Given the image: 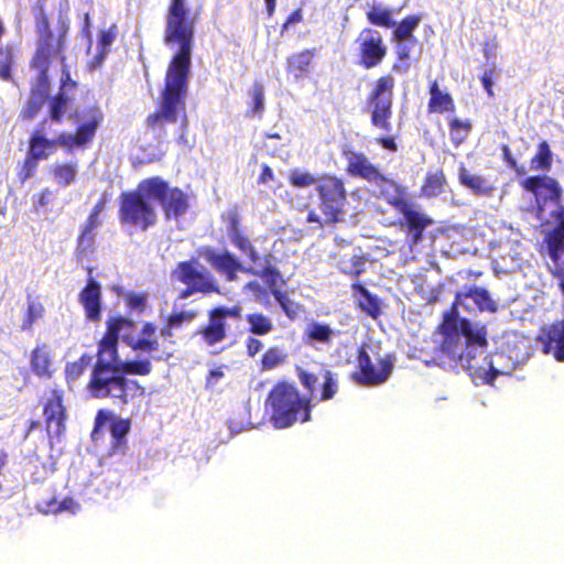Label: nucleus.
Wrapping results in <instances>:
<instances>
[{"instance_id":"obj_1","label":"nucleus","mask_w":564,"mask_h":564,"mask_svg":"<svg viewBox=\"0 0 564 564\" xmlns=\"http://www.w3.org/2000/svg\"><path fill=\"white\" fill-rule=\"evenodd\" d=\"M458 306L466 311L478 310L495 313L497 304L482 288L470 286L457 292L451 307L442 315V321L433 332L435 347L432 351V364L442 368H466L475 380L484 384H492L501 373L488 358L484 357V365L476 362V354H484L487 346V328L485 325L474 324L466 317H460Z\"/></svg>"},{"instance_id":"obj_2","label":"nucleus","mask_w":564,"mask_h":564,"mask_svg":"<svg viewBox=\"0 0 564 564\" xmlns=\"http://www.w3.org/2000/svg\"><path fill=\"white\" fill-rule=\"evenodd\" d=\"M195 19L191 15L187 0H171L167 14L164 41L170 47L177 46L169 64L165 85L161 93L159 109L148 118L152 129L163 123H174L182 116V126L187 123L185 97L192 59Z\"/></svg>"},{"instance_id":"obj_3","label":"nucleus","mask_w":564,"mask_h":564,"mask_svg":"<svg viewBox=\"0 0 564 564\" xmlns=\"http://www.w3.org/2000/svg\"><path fill=\"white\" fill-rule=\"evenodd\" d=\"M524 187L532 192L538 203V217L546 223H554V230L545 237V249L553 262L549 264L555 276L564 279V207L560 204L557 183L547 176H533L524 182Z\"/></svg>"},{"instance_id":"obj_4","label":"nucleus","mask_w":564,"mask_h":564,"mask_svg":"<svg viewBox=\"0 0 564 564\" xmlns=\"http://www.w3.org/2000/svg\"><path fill=\"white\" fill-rule=\"evenodd\" d=\"M87 390L93 398L109 399L119 408L142 398L145 393V388L139 381L123 376L119 366V355L99 348L90 370Z\"/></svg>"},{"instance_id":"obj_5","label":"nucleus","mask_w":564,"mask_h":564,"mask_svg":"<svg viewBox=\"0 0 564 564\" xmlns=\"http://www.w3.org/2000/svg\"><path fill=\"white\" fill-rule=\"evenodd\" d=\"M119 338L133 351L145 354L155 361H166L172 352L162 348L158 335V326L152 322H144L140 328L126 317L117 316L107 322V329L98 341L97 348L119 355Z\"/></svg>"},{"instance_id":"obj_6","label":"nucleus","mask_w":564,"mask_h":564,"mask_svg":"<svg viewBox=\"0 0 564 564\" xmlns=\"http://www.w3.org/2000/svg\"><path fill=\"white\" fill-rule=\"evenodd\" d=\"M265 405L270 409L271 423L275 429H288L295 423L311 420V397L301 394L294 383L280 381L268 393Z\"/></svg>"},{"instance_id":"obj_7","label":"nucleus","mask_w":564,"mask_h":564,"mask_svg":"<svg viewBox=\"0 0 564 564\" xmlns=\"http://www.w3.org/2000/svg\"><path fill=\"white\" fill-rule=\"evenodd\" d=\"M160 185L150 178L141 182L134 192L121 195L120 218L122 223L145 230L156 220L153 203L159 195Z\"/></svg>"},{"instance_id":"obj_8","label":"nucleus","mask_w":564,"mask_h":564,"mask_svg":"<svg viewBox=\"0 0 564 564\" xmlns=\"http://www.w3.org/2000/svg\"><path fill=\"white\" fill-rule=\"evenodd\" d=\"M345 156L347 171L350 175L366 180L373 187V193L389 204L393 206L401 205L402 189L400 185L383 175L364 153L349 151L346 152Z\"/></svg>"},{"instance_id":"obj_9","label":"nucleus","mask_w":564,"mask_h":564,"mask_svg":"<svg viewBox=\"0 0 564 564\" xmlns=\"http://www.w3.org/2000/svg\"><path fill=\"white\" fill-rule=\"evenodd\" d=\"M317 191L322 216L310 212L308 223L323 224L335 223L344 215L346 204V191L343 182L336 177H325L318 181Z\"/></svg>"},{"instance_id":"obj_10","label":"nucleus","mask_w":564,"mask_h":564,"mask_svg":"<svg viewBox=\"0 0 564 564\" xmlns=\"http://www.w3.org/2000/svg\"><path fill=\"white\" fill-rule=\"evenodd\" d=\"M394 78L391 75L378 79L368 100L371 124L381 132L392 131V97Z\"/></svg>"},{"instance_id":"obj_11","label":"nucleus","mask_w":564,"mask_h":564,"mask_svg":"<svg viewBox=\"0 0 564 564\" xmlns=\"http://www.w3.org/2000/svg\"><path fill=\"white\" fill-rule=\"evenodd\" d=\"M61 42L54 47L51 43L39 46L32 62V67L37 72L36 82L32 86L31 96L24 110V117L31 119L41 109L48 91L47 63L52 52H59Z\"/></svg>"},{"instance_id":"obj_12","label":"nucleus","mask_w":564,"mask_h":564,"mask_svg":"<svg viewBox=\"0 0 564 564\" xmlns=\"http://www.w3.org/2000/svg\"><path fill=\"white\" fill-rule=\"evenodd\" d=\"M207 317V323L198 327L195 335H199L207 346H215L228 336L227 319L242 318V307L240 304L230 307L218 305L208 311Z\"/></svg>"},{"instance_id":"obj_13","label":"nucleus","mask_w":564,"mask_h":564,"mask_svg":"<svg viewBox=\"0 0 564 564\" xmlns=\"http://www.w3.org/2000/svg\"><path fill=\"white\" fill-rule=\"evenodd\" d=\"M43 416L48 437L59 438L66 430L67 409L64 404V391L53 387L43 404Z\"/></svg>"},{"instance_id":"obj_14","label":"nucleus","mask_w":564,"mask_h":564,"mask_svg":"<svg viewBox=\"0 0 564 564\" xmlns=\"http://www.w3.org/2000/svg\"><path fill=\"white\" fill-rule=\"evenodd\" d=\"M379 368L377 369L371 361L367 350L361 347L357 352V368L358 371L354 373V379L361 386H378L383 383L390 376L393 362L390 356H387L378 361Z\"/></svg>"},{"instance_id":"obj_15","label":"nucleus","mask_w":564,"mask_h":564,"mask_svg":"<svg viewBox=\"0 0 564 564\" xmlns=\"http://www.w3.org/2000/svg\"><path fill=\"white\" fill-rule=\"evenodd\" d=\"M109 424L111 435V448L113 451H123L127 447V435L131 430V420L117 416L112 411L101 409L95 416V426L93 437L96 440L100 430Z\"/></svg>"},{"instance_id":"obj_16","label":"nucleus","mask_w":564,"mask_h":564,"mask_svg":"<svg viewBox=\"0 0 564 564\" xmlns=\"http://www.w3.org/2000/svg\"><path fill=\"white\" fill-rule=\"evenodd\" d=\"M356 43L359 50L361 65L369 69L379 65L387 55V46L381 34L372 29H364Z\"/></svg>"},{"instance_id":"obj_17","label":"nucleus","mask_w":564,"mask_h":564,"mask_svg":"<svg viewBox=\"0 0 564 564\" xmlns=\"http://www.w3.org/2000/svg\"><path fill=\"white\" fill-rule=\"evenodd\" d=\"M150 181L160 185L159 195L154 197V200L161 205L167 219H176L185 214L188 204L185 194L181 189L171 188L167 183L160 177H152Z\"/></svg>"},{"instance_id":"obj_18","label":"nucleus","mask_w":564,"mask_h":564,"mask_svg":"<svg viewBox=\"0 0 564 564\" xmlns=\"http://www.w3.org/2000/svg\"><path fill=\"white\" fill-rule=\"evenodd\" d=\"M229 237L232 243L241 251H243L246 254H248L251 261L254 263L252 271L254 272L256 275L265 279V282H276V280L280 279L279 273L272 268L269 260H265L264 264L257 263L258 256L256 253V250L251 246L250 241L246 237L240 235L236 226V223H232Z\"/></svg>"},{"instance_id":"obj_19","label":"nucleus","mask_w":564,"mask_h":564,"mask_svg":"<svg viewBox=\"0 0 564 564\" xmlns=\"http://www.w3.org/2000/svg\"><path fill=\"white\" fill-rule=\"evenodd\" d=\"M30 370L41 379L50 380L55 373L52 347L46 343L36 344L30 352Z\"/></svg>"},{"instance_id":"obj_20","label":"nucleus","mask_w":564,"mask_h":564,"mask_svg":"<svg viewBox=\"0 0 564 564\" xmlns=\"http://www.w3.org/2000/svg\"><path fill=\"white\" fill-rule=\"evenodd\" d=\"M200 256L228 280H235L236 273L245 270L243 265L228 251L217 252L206 248Z\"/></svg>"},{"instance_id":"obj_21","label":"nucleus","mask_w":564,"mask_h":564,"mask_svg":"<svg viewBox=\"0 0 564 564\" xmlns=\"http://www.w3.org/2000/svg\"><path fill=\"white\" fill-rule=\"evenodd\" d=\"M269 294L274 296L275 301L290 319L296 318L302 311V305L291 300L288 291L281 289V284H265V288L259 290V301L265 306L269 305Z\"/></svg>"},{"instance_id":"obj_22","label":"nucleus","mask_w":564,"mask_h":564,"mask_svg":"<svg viewBox=\"0 0 564 564\" xmlns=\"http://www.w3.org/2000/svg\"><path fill=\"white\" fill-rule=\"evenodd\" d=\"M39 28L40 30L44 31V32H47V36L46 39L43 41V43L40 44V46H45L47 43H51L54 47L57 46V44L61 42V47H59V52H52L51 53V56L48 58V63H47V69L50 68V65L52 64L53 61L55 59H58L62 64V91L61 93H65L67 94V89L68 87H74V83L69 84L70 83V76H69V72L66 69V65H65V57L62 55V50H63V45H64V35L67 31V26L63 25V34L58 37V39H54L48 30V22L46 20L45 17H43L42 21L40 22L39 24Z\"/></svg>"},{"instance_id":"obj_23","label":"nucleus","mask_w":564,"mask_h":564,"mask_svg":"<svg viewBox=\"0 0 564 564\" xmlns=\"http://www.w3.org/2000/svg\"><path fill=\"white\" fill-rule=\"evenodd\" d=\"M403 213L408 227V239L411 245H416L422 238L423 230L432 224V220L419 210L409 207L402 199L401 205L397 206Z\"/></svg>"},{"instance_id":"obj_24","label":"nucleus","mask_w":564,"mask_h":564,"mask_svg":"<svg viewBox=\"0 0 564 564\" xmlns=\"http://www.w3.org/2000/svg\"><path fill=\"white\" fill-rule=\"evenodd\" d=\"M100 284H86L79 293V302L85 308L88 319L98 321L100 318L101 292Z\"/></svg>"},{"instance_id":"obj_25","label":"nucleus","mask_w":564,"mask_h":564,"mask_svg":"<svg viewBox=\"0 0 564 564\" xmlns=\"http://www.w3.org/2000/svg\"><path fill=\"white\" fill-rule=\"evenodd\" d=\"M352 286L357 295L358 307L371 318H378L382 313L380 299L366 290L364 284H352Z\"/></svg>"},{"instance_id":"obj_26","label":"nucleus","mask_w":564,"mask_h":564,"mask_svg":"<svg viewBox=\"0 0 564 564\" xmlns=\"http://www.w3.org/2000/svg\"><path fill=\"white\" fill-rule=\"evenodd\" d=\"M55 140L44 138L41 131H36L30 141V158L26 160V165L31 169L36 166L32 160H44L55 150Z\"/></svg>"},{"instance_id":"obj_27","label":"nucleus","mask_w":564,"mask_h":564,"mask_svg":"<svg viewBox=\"0 0 564 564\" xmlns=\"http://www.w3.org/2000/svg\"><path fill=\"white\" fill-rule=\"evenodd\" d=\"M102 120V113L98 108H91L85 121L80 124L76 132L77 147H82L91 141L95 132Z\"/></svg>"},{"instance_id":"obj_28","label":"nucleus","mask_w":564,"mask_h":564,"mask_svg":"<svg viewBox=\"0 0 564 564\" xmlns=\"http://www.w3.org/2000/svg\"><path fill=\"white\" fill-rule=\"evenodd\" d=\"M53 181L62 187L72 185L78 174L76 162H55L50 167Z\"/></svg>"},{"instance_id":"obj_29","label":"nucleus","mask_w":564,"mask_h":564,"mask_svg":"<svg viewBox=\"0 0 564 564\" xmlns=\"http://www.w3.org/2000/svg\"><path fill=\"white\" fill-rule=\"evenodd\" d=\"M459 182L477 195H489L494 191L491 183L477 174H473L466 167L459 169Z\"/></svg>"},{"instance_id":"obj_30","label":"nucleus","mask_w":564,"mask_h":564,"mask_svg":"<svg viewBox=\"0 0 564 564\" xmlns=\"http://www.w3.org/2000/svg\"><path fill=\"white\" fill-rule=\"evenodd\" d=\"M196 316L197 312L194 310L181 311L170 314L160 329V335L163 338L173 337L174 329L181 328L184 324L192 323Z\"/></svg>"},{"instance_id":"obj_31","label":"nucleus","mask_w":564,"mask_h":564,"mask_svg":"<svg viewBox=\"0 0 564 564\" xmlns=\"http://www.w3.org/2000/svg\"><path fill=\"white\" fill-rule=\"evenodd\" d=\"M205 271L206 269L197 260L181 262L173 272V278L180 282H197V280L206 282Z\"/></svg>"},{"instance_id":"obj_32","label":"nucleus","mask_w":564,"mask_h":564,"mask_svg":"<svg viewBox=\"0 0 564 564\" xmlns=\"http://www.w3.org/2000/svg\"><path fill=\"white\" fill-rule=\"evenodd\" d=\"M313 56L314 50H305L293 54L288 58V70L292 73L295 78H301L307 72Z\"/></svg>"},{"instance_id":"obj_33","label":"nucleus","mask_w":564,"mask_h":564,"mask_svg":"<svg viewBox=\"0 0 564 564\" xmlns=\"http://www.w3.org/2000/svg\"><path fill=\"white\" fill-rule=\"evenodd\" d=\"M431 99L429 102L430 111L433 112H444L452 110L454 108V102L452 97L442 91L438 88V85L436 82H434L430 88Z\"/></svg>"},{"instance_id":"obj_34","label":"nucleus","mask_w":564,"mask_h":564,"mask_svg":"<svg viewBox=\"0 0 564 564\" xmlns=\"http://www.w3.org/2000/svg\"><path fill=\"white\" fill-rule=\"evenodd\" d=\"M153 360L150 356L149 358L142 359H131V360H122L119 356V366L122 370L123 376L133 375V376H148L152 372V364Z\"/></svg>"},{"instance_id":"obj_35","label":"nucleus","mask_w":564,"mask_h":564,"mask_svg":"<svg viewBox=\"0 0 564 564\" xmlns=\"http://www.w3.org/2000/svg\"><path fill=\"white\" fill-rule=\"evenodd\" d=\"M117 36L116 28L111 26L109 30L101 31L97 43V54L91 62V67L97 68L101 66L106 55L109 52L110 46L115 42Z\"/></svg>"},{"instance_id":"obj_36","label":"nucleus","mask_w":564,"mask_h":564,"mask_svg":"<svg viewBox=\"0 0 564 564\" xmlns=\"http://www.w3.org/2000/svg\"><path fill=\"white\" fill-rule=\"evenodd\" d=\"M91 355L84 352L80 357L65 365L64 375L68 384L77 381L85 372L86 368L91 364Z\"/></svg>"},{"instance_id":"obj_37","label":"nucleus","mask_w":564,"mask_h":564,"mask_svg":"<svg viewBox=\"0 0 564 564\" xmlns=\"http://www.w3.org/2000/svg\"><path fill=\"white\" fill-rule=\"evenodd\" d=\"M392 10L382 3H373L367 11V18L369 22L375 25L392 28L395 25L394 21L392 20Z\"/></svg>"},{"instance_id":"obj_38","label":"nucleus","mask_w":564,"mask_h":564,"mask_svg":"<svg viewBox=\"0 0 564 564\" xmlns=\"http://www.w3.org/2000/svg\"><path fill=\"white\" fill-rule=\"evenodd\" d=\"M420 23V18L415 15H410L405 18L401 23H399L392 35L393 41H415L413 36V31Z\"/></svg>"},{"instance_id":"obj_39","label":"nucleus","mask_w":564,"mask_h":564,"mask_svg":"<svg viewBox=\"0 0 564 564\" xmlns=\"http://www.w3.org/2000/svg\"><path fill=\"white\" fill-rule=\"evenodd\" d=\"M246 321L249 323V332L258 336L267 335L273 329L271 319L262 313L248 314Z\"/></svg>"},{"instance_id":"obj_40","label":"nucleus","mask_w":564,"mask_h":564,"mask_svg":"<svg viewBox=\"0 0 564 564\" xmlns=\"http://www.w3.org/2000/svg\"><path fill=\"white\" fill-rule=\"evenodd\" d=\"M334 332L326 325L321 323H312L305 330V336L311 341L329 344L333 339Z\"/></svg>"},{"instance_id":"obj_41","label":"nucleus","mask_w":564,"mask_h":564,"mask_svg":"<svg viewBox=\"0 0 564 564\" xmlns=\"http://www.w3.org/2000/svg\"><path fill=\"white\" fill-rule=\"evenodd\" d=\"M72 98L65 94L59 93L51 102L50 116L52 121L59 122L64 115L70 110Z\"/></svg>"},{"instance_id":"obj_42","label":"nucleus","mask_w":564,"mask_h":564,"mask_svg":"<svg viewBox=\"0 0 564 564\" xmlns=\"http://www.w3.org/2000/svg\"><path fill=\"white\" fill-rule=\"evenodd\" d=\"M319 376L323 380L319 400L327 401L333 399L338 391V382L335 375L328 369H322Z\"/></svg>"},{"instance_id":"obj_43","label":"nucleus","mask_w":564,"mask_h":564,"mask_svg":"<svg viewBox=\"0 0 564 564\" xmlns=\"http://www.w3.org/2000/svg\"><path fill=\"white\" fill-rule=\"evenodd\" d=\"M44 311L45 310H44V306L42 305V303H40L35 300L29 301L28 308H26L25 315H24L22 324H21V329L22 330L31 329L33 324L43 317Z\"/></svg>"},{"instance_id":"obj_44","label":"nucleus","mask_w":564,"mask_h":564,"mask_svg":"<svg viewBox=\"0 0 564 564\" xmlns=\"http://www.w3.org/2000/svg\"><path fill=\"white\" fill-rule=\"evenodd\" d=\"M285 360V355L279 347H270L265 350V352L261 357V368L262 370H271L279 365L283 364Z\"/></svg>"},{"instance_id":"obj_45","label":"nucleus","mask_w":564,"mask_h":564,"mask_svg":"<svg viewBox=\"0 0 564 564\" xmlns=\"http://www.w3.org/2000/svg\"><path fill=\"white\" fill-rule=\"evenodd\" d=\"M444 175L442 173H435L426 178V182L422 188V192L427 197H435L440 195L444 186Z\"/></svg>"},{"instance_id":"obj_46","label":"nucleus","mask_w":564,"mask_h":564,"mask_svg":"<svg viewBox=\"0 0 564 564\" xmlns=\"http://www.w3.org/2000/svg\"><path fill=\"white\" fill-rule=\"evenodd\" d=\"M366 261L362 257L352 256L339 261V269L348 275H358L364 271Z\"/></svg>"},{"instance_id":"obj_47","label":"nucleus","mask_w":564,"mask_h":564,"mask_svg":"<svg viewBox=\"0 0 564 564\" xmlns=\"http://www.w3.org/2000/svg\"><path fill=\"white\" fill-rule=\"evenodd\" d=\"M451 137L456 144H460L468 135L471 124L468 121H462L459 119L452 120L451 124Z\"/></svg>"},{"instance_id":"obj_48","label":"nucleus","mask_w":564,"mask_h":564,"mask_svg":"<svg viewBox=\"0 0 564 564\" xmlns=\"http://www.w3.org/2000/svg\"><path fill=\"white\" fill-rule=\"evenodd\" d=\"M532 169L545 170L551 165V151L546 142H542L539 147L536 155L532 159Z\"/></svg>"},{"instance_id":"obj_49","label":"nucleus","mask_w":564,"mask_h":564,"mask_svg":"<svg viewBox=\"0 0 564 564\" xmlns=\"http://www.w3.org/2000/svg\"><path fill=\"white\" fill-rule=\"evenodd\" d=\"M13 61L11 47H0V77L4 80L10 78V66Z\"/></svg>"},{"instance_id":"obj_50","label":"nucleus","mask_w":564,"mask_h":564,"mask_svg":"<svg viewBox=\"0 0 564 564\" xmlns=\"http://www.w3.org/2000/svg\"><path fill=\"white\" fill-rule=\"evenodd\" d=\"M290 182L296 187H308L316 182V178L308 172L294 170L290 173Z\"/></svg>"},{"instance_id":"obj_51","label":"nucleus","mask_w":564,"mask_h":564,"mask_svg":"<svg viewBox=\"0 0 564 564\" xmlns=\"http://www.w3.org/2000/svg\"><path fill=\"white\" fill-rule=\"evenodd\" d=\"M299 378H300V381L302 383V386L311 393L313 394L314 390H315V387L316 384L318 383L319 381V376L318 375H315V373H312V372H308V371H305V370H301L299 372Z\"/></svg>"},{"instance_id":"obj_52","label":"nucleus","mask_w":564,"mask_h":564,"mask_svg":"<svg viewBox=\"0 0 564 564\" xmlns=\"http://www.w3.org/2000/svg\"><path fill=\"white\" fill-rule=\"evenodd\" d=\"M127 305L131 310H137L142 312L145 307L147 303V294L145 293H130L126 297Z\"/></svg>"},{"instance_id":"obj_53","label":"nucleus","mask_w":564,"mask_h":564,"mask_svg":"<svg viewBox=\"0 0 564 564\" xmlns=\"http://www.w3.org/2000/svg\"><path fill=\"white\" fill-rule=\"evenodd\" d=\"M253 99V111L261 112L264 109V89L262 85L256 84L251 91Z\"/></svg>"},{"instance_id":"obj_54","label":"nucleus","mask_w":564,"mask_h":564,"mask_svg":"<svg viewBox=\"0 0 564 564\" xmlns=\"http://www.w3.org/2000/svg\"><path fill=\"white\" fill-rule=\"evenodd\" d=\"M395 52L400 61H406L416 41H394Z\"/></svg>"},{"instance_id":"obj_55","label":"nucleus","mask_w":564,"mask_h":564,"mask_svg":"<svg viewBox=\"0 0 564 564\" xmlns=\"http://www.w3.org/2000/svg\"><path fill=\"white\" fill-rule=\"evenodd\" d=\"M197 291L212 292L217 291V288L215 284H187V288L181 292L180 299H186Z\"/></svg>"},{"instance_id":"obj_56","label":"nucleus","mask_w":564,"mask_h":564,"mask_svg":"<svg viewBox=\"0 0 564 564\" xmlns=\"http://www.w3.org/2000/svg\"><path fill=\"white\" fill-rule=\"evenodd\" d=\"M68 503H72V499H64L61 502L56 501V499H51L45 502V507H44L43 511L45 513H58V512L67 509Z\"/></svg>"},{"instance_id":"obj_57","label":"nucleus","mask_w":564,"mask_h":564,"mask_svg":"<svg viewBox=\"0 0 564 564\" xmlns=\"http://www.w3.org/2000/svg\"><path fill=\"white\" fill-rule=\"evenodd\" d=\"M224 376L225 373L221 368L212 369L206 378L205 388L214 389L218 381L224 378Z\"/></svg>"},{"instance_id":"obj_58","label":"nucleus","mask_w":564,"mask_h":564,"mask_svg":"<svg viewBox=\"0 0 564 564\" xmlns=\"http://www.w3.org/2000/svg\"><path fill=\"white\" fill-rule=\"evenodd\" d=\"M94 243V234L93 230L84 228L79 241H78V248L82 251L88 250Z\"/></svg>"},{"instance_id":"obj_59","label":"nucleus","mask_w":564,"mask_h":564,"mask_svg":"<svg viewBox=\"0 0 564 564\" xmlns=\"http://www.w3.org/2000/svg\"><path fill=\"white\" fill-rule=\"evenodd\" d=\"M59 144L64 148H73L77 145V139L75 134L72 133H62L58 135V138L55 140V145Z\"/></svg>"},{"instance_id":"obj_60","label":"nucleus","mask_w":564,"mask_h":564,"mask_svg":"<svg viewBox=\"0 0 564 564\" xmlns=\"http://www.w3.org/2000/svg\"><path fill=\"white\" fill-rule=\"evenodd\" d=\"M247 352L250 357H254L263 347L261 340L254 337H248L246 340Z\"/></svg>"},{"instance_id":"obj_61","label":"nucleus","mask_w":564,"mask_h":564,"mask_svg":"<svg viewBox=\"0 0 564 564\" xmlns=\"http://www.w3.org/2000/svg\"><path fill=\"white\" fill-rule=\"evenodd\" d=\"M377 143L389 151H398V145L392 137H380L377 139Z\"/></svg>"},{"instance_id":"obj_62","label":"nucleus","mask_w":564,"mask_h":564,"mask_svg":"<svg viewBox=\"0 0 564 564\" xmlns=\"http://www.w3.org/2000/svg\"><path fill=\"white\" fill-rule=\"evenodd\" d=\"M417 292L422 295V297H424L426 300L427 303H434L438 300V295H440V288L435 289L432 291L431 295L429 296H424V284H417Z\"/></svg>"},{"instance_id":"obj_63","label":"nucleus","mask_w":564,"mask_h":564,"mask_svg":"<svg viewBox=\"0 0 564 564\" xmlns=\"http://www.w3.org/2000/svg\"><path fill=\"white\" fill-rule=\"evenodd\" d=\"M100 224H101V221L99 220V215L91 213L86 221L85 228L89 229V230H94L97 227H99Z\"/></svg>"},{"instance_id":"obj_64","label":"nucleus","mask_w":564,"mask_h":564,"mask_svg":"<svg viewBox=\"0 0 564 564\" xmlns=\"http://www.w3.org/2000/svg\"><path fill=\"white\" fill-rule=\"evenodd\" d=\"M303 19L301 10H295L286 20L283 25V29H286L289 25L301 22Z\"/></svg>"}]
</instances>
